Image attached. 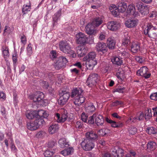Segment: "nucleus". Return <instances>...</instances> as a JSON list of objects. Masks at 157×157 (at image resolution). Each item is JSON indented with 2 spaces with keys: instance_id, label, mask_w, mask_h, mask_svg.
Returning a JSON list of instances; mask_svg holds the SVG:
<instances>
[{
  "instance_id": "obj_1",
  "label": "nucleus",
  "mask_w": 157,
  "mask_h": 157,
  "mask_svg": "<svg viewBox=\"0 0 157 157\" xmlns=\"http://www.w3.org/2000/svg\"><path fill=\"white\" fill-rule=\"evenodd\" d=\"M96 54L95 52H90L86 56V60L87 62V65L90 69H92L95 65L97 64V61L95 57Z\"/></svg>"
},
{
  "instance_id": "obj_2",
  "label": "nucleus",
  "mask_w": 157,
  "mask_h": 157,
  "mask_svg": "<svg viewBox=\"0 0 157 157\" xmlns=\"http://www.w3.org/2000/svg\"><path fill=\"white\" fill-rule=\"evenodd\" d=\"M135 4L137 10L142 15H145L149 13L148 7L139 0H136Z\"/></svg>"
},
{
  "instance_id": "obj_3",
  "label": "nucleus",
  "mask_w": 157,
  "mask_h": 157,
  "mask_svg": "<svg viewBox=\"0 0 157 157\" xmlns=\"http://www.w3.org/2000/svg\"><path fill=\"white\" fill-rule=\"evenodd\" d=\"M99 76L96 73H92L89 76L86 83L89 87H92L95 86L99 80Z\"/></svg>"
},
{
  "instance_id": "obj_4",
  "label": "nucleus",
  "mask_w": 157,
  "mask_h": 157,
  "mask_svg": "<svg viewBox=\"0 0 157 157\" xmlns=\"http://www.w3.org/2000/svg\"><path fill=\"white\" fill-rule=\"evenodd\" d=\"M59 95L60 97L58 100V104L60 105L65 104L67 101L70 96V93L66 90H61Z\"/></svg>"
},
{
  "instance_id": "obj_5",
  "label": "nucleus",
  "mask_w": 157,
  "mask_h": 157,
  "mask_svg": "<svg viewBox=\"0 0 157 157\" xmlns=\"http://www.w3.org/2000/svg\"><path fill=\"white\" fill-rule=\"evenodd\" d=\"M144 33L145 35L148 34V36L151 38L156 39L157 37V29L152 25L149 24L148 25L147 28L145 29Z\"/></svg>"
},
{
  "instance_id": "obj_6",
  "label": "nucleus",
  "mask_w": 157,
  "mask_h": 157,
  "mask_svg": "<svg viewBox=\"0 0 157 157\" xmlns=\"http://www.w3.org/2000/svg\"><path fill=\"white\" fill-rule=\"evenodd\" d=\"M59 48L60 50L63 52L68 54L70 52L73 53L71 50V47L68 41H62L59 43Z\"/></svg>"
},
{
  "instance_id": "obj_7",
  "label": "nucleus",
  "mask_w": 157,
  "mask_h": 157,
  "mask_svg": "<svg viewBox=\"0 0 157 157\" xmlns=\"http://www.w3.org/2000/svg\"><path fill=\"white\" fill-rule=\"evenodd\" d=\"M80 145L82 149L86 151L91 150L94 147V144L92 141L86 138L82 142Z\"/></svg>"
},
{
  "instance_id": "obj_8",
  "label": "nucleus",
  "mask_w": 157,
  "mask_h": 157,
  "mask_svg": "<svg viewBox=\"0 0 157 157\" xmlns=\"http://www.w3.org/2000/svg\"><path fill=\"white\" fill-rule=\"evenodd\" d=\"M76 37V42L78 44L84 45L86 44L88 40L86 35L81 32L78 33Z\"/></svg>"
},
{
  "instance_id": "obj_9",
  "label": "nucleus",
  "mask_w": 157,
  "mask_h": 157,
  "mask_svg": "<svg viewBox=\"0 0 157 157\" xmlns=\"http://www.w3.org/2000/svg\"><path fill=\"white\" fill-rule=\"evenodd\" d=\"M67 62L68 61L66 57L63 56H60L55 64V68L58 70L59 69L64 66Z\"/></svg>"
},
{
  "instance_id": "obj_10",
  "label": "nucleus",
  "mask_w": 157,
  "mask_h": 157,
  "mask_svg": "<svg viewBox=\"0 0 157 157\" xmlns=\"http://www.w3.org/2000/svg\"><path fill=\"white\" fill-rule=\"evenodd\" d=\"M138 76L144 77L145 78H148L151 76V74L148 72V69L146 67H143L137 71Z\"/></svg>"
},
{
  "instance_id": "obj_11",
  "label": "nucleus",
  "mask_w": 157,
  "mask_h": 157,
  "mask_svg": "<svg viewBox=\"0 0 157 157\" xmlns=\"http://www.w3.org/2000/svg\"><path fill=\"white\" fill-rule=\"evenodd\" d=\"M111 152L115 157H121L124 155L123 150L117 147L112 148L111 149Z\"/></svg>"
},
{
  "instance_id": "obj_12",
  "label": "nucleus",
  "mask_w": 157,
  "mask_h": 157,
  "mask_svg": "<svg viewBox=\"0 0 157 157\" xmlns=\"http://www.w3.org/2000/svg\"><path fill=\"white\" fill-rule=\"evenodd\" d=\"M39 119H36L33 123L28 122L27 124V128L31 130H36L39 127Z\"/></svg>"
},
{
  "instance_id": "obj_13",
  "label": "nucleus",
  "mask_w": 157,
  "mask_h": 157,
  "mask_svg": "<svg viewBox=\"0 0 157 157\" xmlns=\"http://www.w3.org/2000/svg\"><path fill=\"white\" fill-rule=\"evenodd\" d=\"M67 117V113L64 112V113L61 116L59 113H56L55 114V118L58 123H63L65 122Z\"/></svg>"
},
{
  "instance_id": "obj_14",
  "label": "nucleus",
  "mask_w": 157,
  "mask_h": 157,
  "mask_svg": "<svg viewBox=\"0 0 157 157\" xmlns=\"http://www.w3.org/2000/svg\"><path fill=\"white\" fill-rule=\"evenodd\" d=\"M120 27V24L117 21H111L108 23L107 28L110 30L115 31Z\"/></svg>"
},
{
  "instance_id": "obj_15",
  "label": "nucleus",
  "mask_w": 157,
  "mask_h": 157,
  "mask_svg": "<svg viewBox=\"0 0 157 157\" xmlns=\"http://www.w3.org/2000/svg\"><path fill=\"white\" fill-rule=\"evenodd\" d=\"M94 26L91 23H88L85 27V31L86 33L90 35H95L97 31L94 29Z\"/></svg>"
},
{
  "instance_id": "obj_16",
  "label": "nucleus",
  "mask_w": 157,
  "mask_h": 157,
  "mask_svg": "<svg viewBox=\"0 0 157 157\" xmlns=\"http://www.w3.org/2000/svg\"><path fill=\"white\" fill-rule=\"evenodd\" d=\"M98 113L95 115V123L98 126H102L104 123V119L103 117L100 114L97 116Z\"/></svg>"
},
{
  "instance_id": "obj_17",
  "label": "nucleus",
  "mask_w": 157,
  "mask_h": 157,
  "mask_svg": "<svg viewBox=\"0 0 157 157\" xmlns=\"http://www.w3.org/2000/svg\"><path fill=\"white\" fill-rule=\"evenodd\" d=\"M96 48L98 51L102 52L103 53L106 52L107 51L106 44L103 42L98 43L96 46Z\"/></svg>"
},
{
  "instance_id": "obj_18",
  "label": "nucleus",
  "mask_w": 157,
  "mask_h": 157,
  "mask_svg": "<svg viewBox=\"0 0 157 157\" xmlns=\"http://www.w3.org/2000/svg\"><path fill=\"white\" fill-rule=\"evenodd\" d=\"M127 12L128 13L132 15L134 17H136L138 15V13L136 11L135 5L133 4H130L128 5Z\"/></svg>"
},
{
  "instance_id": "obj_19",
  "label": "nucleus",
  "mask_w": 157,
  "mask_h": 157,
  "mask_svg": "<svg viewBox=\"0 0 157 157\" xmlns=\"http://www.w3.org/2000/svg\"><path fill=\"white\" fill-rule=\"evenodd\" d=\"M83 91L82 89L80 88H76L74 89L72 92L71 97L72 98H76L81 95Z\"/></svg>"
},
{
  "instance_id": "obj_20",
  "label": "nucleus",
  "mask_w": 157,
  "mask_h": 157,
  "mask_svg": "<svg viewBox=\"0 0 157 157\" xmlns=\"http://www.w3.org/2000/svg\"><path fill=\"white\" fill-rule=\"evenodd\" d=\"M85 136L86 138L92 141V140H96L98 137V134L93 131H91L86 132Z\"/></svg>"
},
{
  "instance_id": "obj_21",
  "label": "nucleus",
  "mask_w": 157,
  "mask_h": 157,
  "mask_svg": "<svg viewBox=\"0 0 157 157\" xmlns=\"http://www.w3.org/2000/svg\"><path fill=\"white\" fill-rule=\"evenodd\" d=\"M117 5L118 14L119 13H123L126 11L127 8V6L125 2L119 1Z\"/></svg>"
},
{
  "instance_id": "obj_22",
  "label": "nucleus",
  "mask_w": 157,
  "mask_h": 157,
  "mask_svg": "<svg viewBox=\"0 0 157 157\" xmlns=\"http://www.w3.org/2000/svg\"><path fill=\"white\" fill-rule=\"evenodd\" d=\"M137 20L133 19H128L125 22V26L129 28H132L137 25Z\"/></svg>"
},
{
  "instance_id": "obj_23",
  "label": "nucleus",
  "mask_w": 157,
  "mask_h": 157,
  "mask_svg": "<svg viewBox=\"0 0 157 157\" xmlns=\"http://www.w3.org/2000/svg\"><path fill=\"white\" fill-rule=\"evenodd\" d=\"M44 93L40 92V105L44 107L46 106L48 104V101L47 100L44 99Z\"/></svg>"
},
{
  "instance_id": "obj_24",
  "label": "nucleus",
  "mask_w": 157,
  "mask_h": 157,
  "mask_svg": "<svg viewBox=\"0 0 157 157\" xmlns=\"http://www.w3.org/2000/svg\"><path fill=\"white\" fill-rule=\"evenodd\" d=\"M102 22V18L101 17H97L93 20L91 24L95 27H98L101 24Z\"/></svg>"
},
{
  "instance_id": "obj_25",
  "label": "nucleus",
  "mask_w": 157,
  "mask_h": 157,
  "mask_svg": "<svg viewBox=\"0 0 157 157\" xmlns=\"http://www.w3.org/2000/svg\"><path fill=\"white\" fill-rule=\"evenodd\" d=\"M85 98L82 95H81L78 97L75 98L74 103L75 105L79 106L83 103L85 101Z\"/></svg>"
},
{
  "instance_id": "obj_26",
  "label": "nucleus",
  "mask_w": 157,
  "mask_h": 157,
  "mask_svg": "<svg viewBox=\"0 0 157 157\" xmlns=\"http://www.w3.org/2000/svg\"><path fill=\"white\" fill-rule=\"evenodd\" d=\"M59 126L58 124H53L49 128V132L50 134H52L58 131Z\"/></svg>"
},
{
  "instance_id": "obj_27",
  "label": "nucleus",
  "mask_w": 157,
  "mask_h": 157,
  "mask_svg": "<svg viewBox=\"0 0 157 157\" xmlns=\"http://www.w3.org/2000/svg\"><path fill=\"white\" fill-rule=\"evenodd\" d=\"M74 152V149L72 147H69L61 151V153L64 156L71 154Z\"/></svg>"
},
{
  "instance_id": "obj_28",
  "label": "nucleus",
  "mask_w": 157,
  "mask_h": 157,
  "mask_svg": "<svg viewBox=\"0 0 157 157\" xmlns=\"http://www.w3.org/2000/svg\"><path fill=\"white\" fill-rule=\"evenodd\" d=\"M107 44L109 49H113L115 46V41L113 38L109 37L107 40Z\"/></svg>"
},
{
  "instance_id": "obj_29",
  "label": "nucleus",
  "mask_w": 157,
  "mask_h": 157,
  "mask_svg": "<svg viewBox=\"0 0 157 157\" xmlns=\"http://www.w3.org/2000/svg\"><path fill=\"white\" fill-rule=\"evenodd\" d=\"M131 47L132 52L134 53H136L140 49V46L138 43L133 42Z\"/></svg>"
},
{
  "instance_id": "obj_30",
  "label": "nucleus",
  "mask_w": 157,
  "mask_h": 157,
  "mask_svg": "<svg viewBox=\"0 0 157 157\" xmlns=\"http://www.w3.org/2000/svg\"><path fill=\"white\" fill-rule=\"evenodd\" d=\"M110 11L112 14L115 17L118 15V10L116 6L114 5H112L110 6L109 8Z\"/></svg>"
},
{
  "instance_id": "obj_31",
  "label": "nucleus",
  "mask_w": 157,
  "mask_h": 157,
  "mask_svg": "<svg viewBox=\"0 0 157 157\" xmlns=\"http://www.w3.org/2000/svg\"><path fill=\"white\" fill-rule=\"evenodd\" d=\"M120 59L118 57H114L112 60V61L114 64L118 66L121 65L123 63L122 58Z\"/></svg>"
},
{
  "instance_id": "obj_32",
  "label": "nucleus",
  "mask_w": 157,
  "mask_h": 157,
  "mask_svg": "<svg viewBox=\"0 0 157 157\" xmlns=\"http://www.w3.org/2000/svg\"><path fill=\"white\" fill-rule=\"evenodd\" d=\"M56 149H51V151L49 149L47 150L44 153V155L46 157H50L56 152Z\"/></svg>"
},
{
  "instance_id": "obj_33",
  "label": "nucleus",
  "mask_w": 157,
  "mask_h": 157,
  "mask_svg": "<svg viewBox=\"0 0 157 157\" xmlns=\"http://www.w3.org/2000/svg\"><path fill=\"white\" fill-rule=\"evenodd\" d=\"M128 34L125 33L124 34L125 38L123 40L122 44L123 45L127 46L130 43V37L128 36Z\"/></svg>"
},
{
  "instance_id": "obj_34",
  "label": "nucleus",
  "mask_w": 157,
  "mask_h": 157,
  "mask_svg": "<svg viewBox=\"0 0 157 157\" xmlns=\"http://www.w3.org/2000/svg\"><path fill=\"white\" fill-rule=\"evenodd\" d=\"M87 112L89 113L94 112L96 110V108L92 103L89 104V105L86 108Z\"/></svg>"
},
{
  "instance_id": "obj_35",
  "label": "nucleus",
  "mask_w": 157,
  "mask_h": 157,
  "mask_svg": "<svg viewBox=\"0 0 157 157\" xmlns=\"http://www.w3.org/2000/svg\"><path fill=\"white\" fill-rule=\"evenodd\" d=\"M2 49L4 58H6L9 55L8 48L7 47L3 46L2 47Z\"/></svg>"
},
{
  "instance_id": "obj_36",
  "label": "nucleus",
  "mask_w": 157,
  "mask_h": 157,
  "mask_svg": "<svg viewBox=\"0 0 157 157\" xmlns=\"http://www.w3.org/2000/svg\"><path fill=\"white\" fill-rule=\"evenodd\" d=\"M36 94H35L30 95L29 97L30 99L33 100V101L34 102H38L39 103L38 98H39V94L37 93H36Z\"/></svg>"
},
{
  "instance_id": "obj_37",
  "label": "nucleus",
  "mask_w": 157,
  "mask_h": 157,
  "mask_svg": "<svg viewBox=\"0 0 157 157\" xmlns=\"http://www.w3.org/2000/svg\"><path fill=\"white\" fill-rule=\"evenodd\" d=\"M84 48L83 46L78 47L77 48V52L79 57L82 56L84 54Z\"/></svg>"
},
{
  "instance_id": "obj_38",
  "label": "nucleus",
  "mask_w": 157,
  "mask_h": 157,
  "mask_svg": "<svg viewBox=\"0 0 157 157\" xmlns=\"http://www.w3.org/2000/svg\"><path fill=\"white\" fill-rule=\"evenodd\" d=\"M56 144V142L55 140H51L48 142L47 147L49 149L53 148Z\"/></svg>"
},
{
  "instance_id": "obj_39",
  "label": "nucleus",
  "mask_w": 157,
  "mask_h": 157,
  "mask_svg": "<svg viewBox=\"0 0 157 157\" xmlns=\"http://www.w3.org/2000/svg\"><path fill=\"white\" fill-rule=\"evenodd\" d=\"M156 147V144L154 142H150L147 145V148L148 149L153 150Z\"/></svg>"
},
{
  "instance_id": "obj_40",
  "label": "nucleus",
  "mask_w": 157,
  "mask_h": 157,
  "mask_svg": "<svg viewBox=\"0 0 157 157\" xmlns=\"http://www.w3.org/2000/svg\"><path fill=\"white\" fill-rule=\"evenodd\" d=\"M58 143L60 147L62 148H63L66 147V145H67V143L64 138L60 139L59 140Z\"/></svg>"
},
{
  "instance_id": "obj_41",
  "label": "nucleus",
  "mask_w": 157,
  "mask_h": 157,
  "mask_svg": "<svg viewBox=\"0 0 157 157\" xmlns=\"http://www.w3.org/2000/svg\"><path fill=\"white\" fill-rule=\"evenodd\" d=\"M152 116L151 110L150 109H147L145 111V119L146 120L149 119Z\"/></svg>"
},
{
  "instance_id": "obj_42",
  "label": "nucleus",
  "mask_w": 157,
  "mask_h": 157,
  "mask_svg": "<svg viewBox=\"0 0 157 157\" xmlns=\"http://www.w3.org/2000/svg\"><path fill=\"white\" fill-rule=\"evenodd\" d=\"M32 113V116L33 119L36 118V119H39V110H33L31 111Z\"/></svg>"
},
{
  "instance_id": "obj_43",
  "label": "nucleus",
  "mask_w": 157,
  "mask_h": 157,
  "mask_svg": "<svg viewBox=\"0 0 157 157\" xmlns=\"http://www.w3.org/2000/svg\"><path fill=\"white\" fill-rule=\"evenodd\" d=\"M146 132L149 134H155L156 133V129L152 127L147 128Z\"/></svg>"
},
{
  "instance_id": "obj_44",
  "label": "nucleus",
  "mask_w": 157,
  "mask_h": 157,
  "mask_svg": "<svg viewBox=\"0 0 157 157\" xmlns=\"http://www.w3.org/2000/svg\"><path fill=\"white\" fill-rule=\"evenodd\" d=\"M61 10H59L53 16V21L56 22L59 19V17L61 15Z\"/></svg>"
},
{
  "instance_id": "obj_45",
  "label": "nucleus",
  "mask_w": 157,
  "mask_h": 157,
  "mask_svg": "<svg viewBox=\"0 0 157 157\" xmlns=\"http://www.w3.org/2000/svg\"><path fill=\"white\" fill-rule=\"evenodd\" d=\"M30 6L24 5L22 9V13L24 14H26L29 11H30Z\"/></svg>"
},
{
  "instance_id": "obj_46",
  "label": "nucleus",
  "mask_w": 157,
  "mask_h": 157,
  "mask_svg": "<svg viewBox=\"0 0 157 157\" xmlns=\"http://www.w3.org/2000/svg\"><path fill=\"white\" fill-rule=\"evenodd\" d=\"M97 114V113H95L92 116L89 117L88 122L89 124H93L95 123L94 118H95V115Z\"/></svg>"
},
{
  "instance_id": "obj_47",
  "label": "nucleus",
  "mask_w": 157,
  "mask_h": 157,
  "mask_svg": "<svg viewBox=\"0 0 157 157\" xmlns=\"http://www.w3.org/2000/svg\"><path fill=\"white\" fill-rule=\"evenodd\" d=\"M40 113H42V115H40V118H47L48 116V114L45 111L43 110H40Z\"/></svg>"
},
{
  "instance_id": "obj_48",
  "label": "nucleus",
  "mask_w": 157,
  "mask_h": 157,
  "mask_svg": "<svg viewBox=\"0 0 157 157\" xmlns=\"http://www.w3.org/2000/svg\"><path fill=\"white\" fill-rule=\"evenodd\" d=\"M128 131L130 134L134 135L137 132V129L135 127H132L128 128Z\"/></svg>"
},
{
  "instance_id": "obj_49",
  "label": "nucleus",
  "mask_w": 157,
  "mask_h": 157,
  "mask_svg": "<svg viewBox=\"0 0 157 157\" xmlns=\"http://www.w3.org/2000/svg\"><path fill=\"white\" fill-rule=\"evenodd\" d=\"M25 115L26 117L28 119L31 120L33 119L31 111H27Z\"/></svg>"
},
{
  "instance_id": "obj_50",
  "label": "nucleus",
  "mask_w": 157,
  "mask_h": 157,
  "mask_svg": "<svg viewBox=\"0 0 157 157\" xmlns=\"http://www.w3.org/2000/svg\"><path fill=\"white\" fill-rule=\"evenodd\" d=\"M135 59L140 63H143L144 60V58L140 56H136L135 57Z\"/></svg>"
},
{
  "instance_id": "obj_51",
  "label": "nucleus",
  "mask_w": 157,
  "mask_h": 157,
  "mask_svg": "<svg viewBox=\"0 0 157 157\" xmlns=\"http://www.w3.org/2000/svg\"><path fill=\"white\" fill-rule=\"evenodd\" d=\"M27 51L28 55H30L32 53V47L31 44H28L27 47Z\"/></svg>"
},
{
  "instance_id": "obj_52",
  "label": "nucleus",
  "mask_w": 157,
  "mask_h": 157,
  "mask_svg": "<svg viewBox=\"0 0 157 157\" xmlns=\"http://www.w3.org/2000/svg\"><path fill=\"white\" fill-rule=\"evenodd\" d=\"M40 85L45 89H47L49 86V85L47 82L42 81L40 83Z\"/></svg>"
},
{
  "instance_id": "obj_53",
  "label": "nucleus",
  "mask_w": 157,
  "mask_h": 157,
  "mask_svg": "<svg viewBox=\"0 0 157 157\" xmlns=\"http://www.w3.org/2000/svg\"><path fill=\"white\" fill-rule=\"evenodd\" d=\"M122 125V124H117L116 122L113 121V122L111 124V126L114 128H119L121 127Z\"/></svg>"
},
{
  "instance_id": "obj_54",
  "label": "nucleus",
  "mask_w": 157,
  "mask_h": 157,
  "mask_svg": "<svg viewBox=\"0 0 157 157\" xmlns=\"http://www.w3.org/2000/svg\"><path fill=\"white\" fill-rule=\"evenodd\" d=\"M83 125L82 122L78 121L76 122L75 124V127L77 128H80L82 127Z\"/></svg>"
},
{
  "instance_id": "obj_55",
  "label": "nucleus",
  "mask_w": 157,
  "mask_h": 157,
  "mask_svg": "<svg viewBox=\"0 0 157 157\" xmlns=\"http://www.w3.org/2000/svg\"><path fill=\"white\" fill-rule=\"evenodd\" d=\"M150 98L152 100H157V92L152 93L150 96Z\"/></svg>"
},
{
  "instance_id": "obj_56",
  "label": "nucleus",
  "mask_w": 157,
  "mask_h": 157,
  "mask_svg": "<svg viewBox=\"0 0 157 157\" xmlns=\"http://www.w3.org/2000/svg\"><path fill=\"white\" fill-rule=\"evenodd\" d=\"M81 118L82 121L86 122L87 120L88 116L86 115L85 113H82V114Z\"/></svg>"
},
{
  "instance_id": "obj_57",
  "label": "nucleus",
  "mask_w": 157,
  "mask_h": 157,
  "mask_svg": "<svg viewBox=\"0 0 157 157\" xmlns=\"http://www.w3.org/2000/svg\"><path fill=\"white\" fill-rule=\"evenodd\" d=\"M138 120L141 121L143 119L144 117V114L143 112H141L140 113L139 115L137 116Z\"/></svg>"
},
{
  "instance_id": "obj_58",
  "label": "nucleus",
  "mask_w": 157,
  "mask_h": 157,
  "mask_svg": "<svg viewBox=\"0 0 157 157\" xmlns=\"http://www.w3.org/2000/svg\"><path fill=\"white\" fill-rule=\"evenodd\" d=\"M104 130L105 129L99 130L98 132V134L99 136H105Z\"/></svg>"
},
{
  "instance_id": "obj_59",
  "label": "nucleus",
  "mask_w": 157,
  "mask_h": 157,
  "mask_svg": "<svg viewBox=\"0 0 157 157\" xmlns=\"http://www.w3.org/2000/svg\"><path fill=\"white\" fill-rule=\"evenodd\" d=\"M125 89V88L124 87L118 88L116 89L115 91L122 93H123L124 90Z\"/></svg>"
},
{
  "instance_id": "obj_60",
  "label": "nucleus",
  "mask_w": 157,
  "mask_h": 157,
  "mask_svg": "<svg viewBox=\"0 0 157 157\" xmlns=\"http://www.w3.org/2000/svg\"><path fill=\"white\" fill-rule=\"evenodd\" d=\"M104 132H105V136H107L110 134V131L108 129H105Z\"/></svg>"
},
{
  "instance_id": "obj_61",
  "label": "nucleus",
  "mask_w": 157,
  "mask_h": 157,
  "mask_svg": "<svg viewBox=\"0 0 157 157\" xmlns=\"http://www.w3.org/2000/svg\"><path fill=\"white\" fill-rule=\"evenodd\" d=\"M21 41L23 44H25L26 42V40L25 36L24 35L21 37Z\"/></svg>"
},
{
  "instance_id": "obj_62",
  "label": "nucleus",
  "mask_w": 157,
  "mask_h": 157,
  "mask_svg": "<svg viewBox=\"0 0 157 157\" xmlns=\"http://www.w3.org/2000/svg\"><path fill=\"white\" fill-rule=\"evenodd\" d=\"M105 34L104 33H101L99 36V39L101 40H102L105 39Z\"/></svg>"
},
{
  "instance_id": "obj_63",
  "label": "nucleus",
  "mask_w": 157,
  "mask_h": 157,
  "mask_svg": "<svg viewBox=\"0 0 157 157\" xmlns=\"http://www.w3.org/2000/svg\"><path fill=\"white\" fill-rule=\"evenodd\" d=\"M40 122L41 124H40V127H42V126L45 125V122L43 118L40 119Z\"/></svg>"
},
{
  "instance_id": "obj_64",
  "label": "nucleus",
  "mask_w": 157,
  "mask_h": 157,
  "mask_svg": "<svg viewBox=\"0 0 157 157\" xmlns=\"http://www.w3.org/2000/svg\"><path fill=\"white\" fill-rule=\"evenodd\" d=\"M149 17H155L156 15V13L155 11H152L149 14Z\"/></svg>"
}]
</instances>
